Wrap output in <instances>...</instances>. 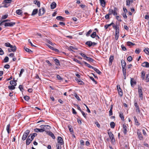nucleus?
<instances>
[{
    "instance_id": "1",
    "label": "nucleus",
    "mask_w": 149,
    "mask_h": 149,
    "mask_svg": "<svg viewBox=\"0 0 149 149\" xmlns=\"http://www.w3.org/2000/svg\"><path fill=\"white\" fill-rule=\"evenodd\" d=\"M29 132L30 131L28 130H26L25 131L22 138V140L24 141L26 139L28 135L29 134Z\"/></svg>"
},
{
    "instance_id": "2",
    "label": "nucleus",
    "mask_w": 149,
    "mask_h": 149,
    "mask_svg": "<svg viewBox=\"0 0 149 149\" xmlns=\"http://www.w3.org/2000/svg\"><path fill=\"white\" fill-rule=\"evenodd\" d=\"M119 27L118 26V25H116L115 35V39L116 40H117L118 39L119 36Z\"/></svg>"
},
{
    "instance_id": "3",
    "label": "nucleus",
    "mask_w": 149,
    "mask_h": 149,
    "mask_svg": "<svg viewBox=\"0 0 149 149\" xmlns=\"http://www.w3.org/2000/svg\"><path fill=\"white\" fill-rule=\"evenodd\" d=\"M45 12V10L43 8H42L39 10L38 15L39 16H42Z\"/></svg>"
},
{
    "instance_id": "4",
    "label": "nucleus",
    "mask_w": 149,
    "mask_h": 149,
    "mask_svg": "<svg viewBox=\"0 0 149 149\" xmlns=\"http://www.w3.org/2000/svg\"><path fill=\"white\" fill-rule=\"evenodd\" d=\"M15 24V23L14 22H6L4 24V26H13Z\"/></svg>"
},
{
    "instance_id": "5",
    "label": "nucleus",
    "mask_w": 149,
    "mask_h": 149,
    "mask_svg": "<svg viewBox=\"0 0 149 149\" xmlns=\"http://www.w3.org/2000/svg\"><path fill=\"white\" fill-rule=\"evenodd\" d=\"M57 141L58 143L60 144V145H62L64 143L63 139L61 137L58 136V137Z\"/></svg>"
},
{
    "instance_id": "6",
    "label": "nucleus",
    "mask_w": 149,
    "mask_h": 149,
    "mask_svg": "<svg viewBox=\"0 0 149 149\" xmlns=\"http://www.w3.org/2000/svg\"><path fill=\"white\" fill-rule=\"evenodd\" d=\"M40 127L41 128H42L45 131H46V129L49 130L51 128V127L50 126L47 125H42L40 126Z\"/></svg>"
},
{
    "instance_id": "7",
    "label": "nucleus",
    "mask_w": 149,
    "mask_h": 149,
    "mask_svg": "<svg viewBox=\"0 0 149 149\" xmlns=\"http://www.w3.org/2000/svg\"><path fill=\"white\" fill-rule=\"evenodd\" d=\"M108 134L112 141H115V139L114 138L113 134L111 132H108Z\"/></svg>"
},
{
    "instance_id": "8",
    "label": "nucleus",
    "mask_w": 149,
    "mask_h": 149,
    "mask_svg": "<svg viewBox=\"0 0 149 149\" xmlns=\"http://www.w3.org/2000/svg\"><path fill=\"white\" fill-rule=\"evenodd\" d=\"M130 84L132 87H134V85L136 84V82L133 78H131Z\"/></svg>"
},
{
    "instance_id": "9",
    "label": "nucleus",
    "mask_w": 149,
    "mask_h": 149,
    "mask_svg": "<svg viewBox=\"0 0 149 149\" xmlns=\"http://www.w3.org/2000/svg\"><path fill=\"white\" fill-rule=\"evenodd\" d=\"M141 65L143 67L148 68L149 67V63L147 62H145L142 63Z\"/></svg>"
},
{
    "instance_id": "10",
    "label": "nucleus",
    "mask_w": 149,
    "mask_h": 149,
    "mask_svg": "<svg viewBox=\"0 0 149 149\" xmlns=\"http://www.w3.org/2000/svg\"><path fill=\"white\" fill-rule=\"evenodd\" d=\"M42 128L40 129L36 128L34 129V131L36 132H42L45 131V130Z\"/></svg>"
},
{
    "instance_id": "11",
    "label": "nucleus",
    "mask_w": 149,
    "mask_h": 149,
    "mask_svg": "<svg viewBox=\"0 0 149 149\" xmlns=\"http://www.w3.org/2000/svg\"><path fill=\"white\" fill-rule=\"evenodd\" d=\"M56 6V4L55 2H52L50 5L51 8L53 9L55 8Z\"/></svg>"
},
{
    "instance_id": "12",
    "label": "nucleus",
    "mask_w": 149,
    "mask_h": 149,
    "mask_svg": "<svg viewBox=\"0 0 149 149\" xmlns=\"http://www.w3.org/2000/svg\"><path fill=\"white\" fill-rule=\"evenodd\" d=\"M101 6L103 7H104L106 5V2L105 0H100Z\"/></svg>"
},
{
    "instance_id": "13",
    "label": "nucleus",
    "mask_w": 149,
    "mask_h": 149,
    "mask_svg": "<svg viewBox=\"0 0 149 149\" xmlns=\"http://www.w3.org/2000/svg\"><path fill=\"white\" fill-rule=\"evenodd\" d=\"M137 133L139 139L140 140H142L143 139V137L141 132L138 130L137 131Z\"/></svg>"
},
{
    "instance_id": "14",
    "label": "nucleus",
    "mask_w": 149,
    "mask_h": 149,
    "mask_svg": "<svg viewBox=\"0 0 149 149\" xmlns=\"http://www.w3.org/2000/svg\"><path fill=\"white\" fill-rule=\"evenodd\" d=\"M123 133L125 134H126L127 132V127L125 124H123Z\"/></svg>"
},
{
    "instance_id": "15",
    "label": "nucleus",
    "mask_w": 149,
    "mask_h": 149,
    "mask_svg": "<svg viewBox=\"0 0 149 149\" xmlns=\"http://www.w3.org/2000/svg\"><path fill=\"white\" fill-rule=\"evenodd\" d=\"M14 78H13V80L10 81V84L11 85L14 86H15L17 85L16 82V81L14 80Z\"/></svg>"
},
{
    "instance_id": "16",
    "label": "nucleus",
    "mask_w": 149,
    "mask_h": 149,
    "mask_svg": "<svg viewBox=\"0 0 149 149\" xmlns=\"http://www.w3.org/2000/svg\"><path fill=\"white\" fill-rule=\"evenodd\" d=\"M134 106L135 107L136 109V110L137 112L138 111L139 113L140 112V110L139 109V106L137 103L136 102L134 103Z\"/></svg>"
},
{
    "instance_id": "17",
    "label": "nucleus",
    "mask_w": 149,
    "mask_h": 149,
    "mask_svg": "<svg viewBox=\"0 0 149 149\" xmlns=\"http://www.w3.org/2000/svg\"><path fill=\"white\" fill-rule=\"evenodd\" d=\"M113 60V56L112 55H111L109 58V65H110L112 64V63Z\"/></svg>"
},
{
    "instance_id": "18",
    "label": "nucleus",
    "mask_w": 149,
    "mask_h": 149,
    "mask_svg": "<svg viewBox=\"0 0 149 149\" xmlns=\"http://www.w3.org/2000/svg\"><path fill=\"white\" fill-rule=\"evenodd\" d=\"M56 19L57 20H60L62 21H63L65 20V19L61 16H57L56 17Z\"/></svg>"
},
{
    "instance_id": "19",
    "label": "nucleus",
    "mask_w": 149,
    "mask_h": 149,
    "mask_svg": "<svg viewBox=\"0 0 149 149\" xmlns=\"http://www.w3.org/2000/svg\"><path fill=\"white\" fill-rule=\"evenodd\" d=\"M55 62V64L57 66H60V63L58 59L56 58H53Z\"/></svg>"
},
{
    "instance_id": "20",
    "label": "nucleus",
    "mask_w": 149,
    "mask_h": 149,
    "mask_svg": "<svg viewBox=\"0 0 149 149\" xmlns=\"http://www.w3.org/2000/svg\"><path fill=\"white\" fill-rule=\"evenodd\" d=\"M76 80L79 84L81 85H82L84 84V83L80 79H77Z\"/></svg>"
},
{
    "instance_id": "21",
    "label": "nucleus",
    "mask_w": 149,
    "mask_h": 149,
    "mask_svg": "<svg viewBox=\"0 0 149 149\" xmlns=\"http://www.w3.org/2000/svg\"><path fill=\"white\" fill-rule=\"evenodd\" d=\"M118 10L117 8L116 7H114L113 10V15H117L118 14L117 12Z\"/></svg>"
},
{
    "instance_id": "22",
    "label": "nucleus",
    "mask_w": 149,
    "mask_h": 149,
    "mask_svg": "<svg viewBox=\"0 0 149 149\" xmlns=\"http://www.w3.org/2000/svg\"><path fill=\"white\" fill-rule=\"evenodd\" d=\"M38 12V10L37 9H34L33 12L31 14V15L33 16L34 15H36Z\"/></svg>"
},
{
    "instance_id": "23",
    "label": "nucleus",
    "mask_w": 149,
    "mask_h": 149,
    "mask_svg": "<svg viewBox=\"0 0 149 149\" xmlns=\"http://www.w3.org/2000/svg\"><path fill=\"white\" fill-rule=\"evenodd\" d=\"M68 49L70 51H72L73 52V51L72 50V49L76 50H77L78 49H77V48L75 47H74L72 46H70L69 47V48Z\"/></svg>"
},
{
    "instance_id": "24",
    "label": "nucleus",
    "mask_w": 149,
    "mask_h": 149,
    "mask_svg": "<svg viewBox=\"0 0 149 149\" xmlns=\"http://www.w3.org/2000/svg\"><path fill=\"white\" fill-rule=\"evenodd\" d=\"M34 3L36 5H37L39 7L40 6V2L37 0H35L34 1Z\"/></svg>"
},
{
    "instance_id": "25",
    "label": "nucleus",
    "mask_w": 149,
    "mask_h": 149,
    "mask_svg": "<svg viewBox=\"0 0 149 149\" xmlns=\"http://www.w3.org/2000/svg\"><path fill=\"white\" fill-rule=\"evenodd\" d=\"M32 141V140L31 139H29V138H27L26 140V145H29L31 142Z\"/></svg>"
},
{
    "instance_id": "26",
    "label": "nucleus",
    "mask_w": 149,
    "mask_h": 149,
    "mask_svg": "<svg viewBox=\"0 0 149 149\" xmlns=\"http://www.w3.org/2000/svg\"><path fill=\"white\" fill-rule=\"evenodd\" d=\"M48 134L51 137H52L53 139H55V137L54 134L52 132H48Z\"/></svg>"
},
{
    "instance_id": "27",
    "label": "nucleus",
    "mask_w": 149,
    "mask_h": 149,
    "mask_svg": "<svg viewBox=\"0 0 149 149\" xmlns=\"http://www.w3.org/2000/svg\"><path fill=\"white\" fill-rule=\"evenodd\" d=\"M12 0H4L3 3H7L9 4L11 3Z\"/></svg>"
},
{
    "instance_id": "28",
    "label": "nucleus",
    "mask_w": 149,
    "mask_h": 149,
    "mask_svg": "<svg viewBox=\"0 0 149 149\" xmlns=\"http://www.w3.org/2000/svg\"><path fill=\"white\" fill-rule=\"evenodd\" d=\"M84 63L89 68H92L93 69L94 68L93 67L91 66L89 64L87 63L86 62L84 61Z\"/></svg>"
},
{
    "instance_id": "29",
    "label": "nucleus",
    "mask_w": 149,
    "mask_h": 149,
    "mask_svg": "<svg viewBox=\"0 0 149 149\" xmlns=\"http://www.w3.org/2000/svg\"><path fill=\"white\" fill-rule=\"evenodd\" d=\"M86 44L88 45L89 47L92 46V42L91 41H89L86 42Z\"/></svg>"
},
{
    "instance_id": "30",
    "label": "nucleus",
    "mask_w": 149,
    "mask_h": 149,
    "mask_svg": "<svg viewBox=\"0 0 149 149\" xmlns=\"http://www.w3.org/2000/svg\"><path fill=\"white\" fill-rule=\"evenodd\" d=\"M121 63L122 64V67H125L126 65V63L125 61L123 60H121Z\"/></svg>"
},
{
    "instance_id": "31",
    "label": "nucleus",
    "mask_w": 149,
    "mask_h": 149,
    "mask_svg": "<svg viewBox=\"0 0 149 149\" xmlns=\"http://www.w3.org/2000/svg\"><path fill=\"white\" fill-rule=\"evenodd\" d=\"M134 121H135L136 125H140V124L139 123V122H138V120H137L136 117L135 116H134Z\"/></svg>"
},
{
    "instance_id": "32",
    "label": "nucleus",
    "mask_w": 149,
    "mask_h": 149,
    "mask_svg": "<svg viewBox=\"0 0 149 149\" xmlns=\"http://www.w3.org/2000/svg\"><path fill=\"white\" fill-rule=\"evenodd\" d=\"M85 60L88 61L89 62H93L94 61V60L93 59L90 57H88L87 56V57H86Z\"/></svg>"
},
{
    "instance_id": "33",
    "label": "nucleus",
    "mask_w": 149,
    "mask_h": 149,
    "mask_svg": "<svg viewBox=\"0 0 149 149\" xmlns=\"http://www.w3.org/2000/svg\"><path fill=\"white\" fill-rule=\"evenodd\" d=\"M119 116L120 117L121 120L123 121L124 120V117L123 116V114L121 112L119 113Z\"/></svg>"
},
{
    "instance_id": "34",
    "label": "nucleus",
    "mask_w": 149,
    "mask_h": 149,
    "mask_svg": "<svg viewBox=\"0 0 149 149\" xmlns=\"http://www.w3.org/2000/svg\"><path fill=\"white\" fill-rule=\"evenodd\" d=\"M145 72L143 71L141 72V77L142 80H144L145 78Z\"/></svg>"
},
{
    "instance_id": "35",
    "label": "nucleus",
    "mask_w": 149,
    "mask_h": 149,
    "mask_svg": "<svg viewBox=\"0 0 149 149\" xmlns=\"http://www.w3.org/2000/svg\"><path fill=\"white\" fill-rule=\"evenodd\" d=\"M111 127L112 128H113L115 126V123L113 122H111L110 123Z\"/></svg>"
},
{
    "instance_id": "36",
    "label": "nucleus",
    "mask_w": 149,
    "mask_h": 149,
    "mask_svg": "<svg viewBox=\"0 0 149 149\" xmlns=\"http://www.w3.org/2000/svg\"><path fill=\"white\" fill-rule=\"evenodd\" d=\"M97 73L99 74H101L102 73L98 69L94 68L93 69Z\"/></svg>"
},
{
    "instance_id": "37",
    "label": "nucleus",
    "mask_w": 149,
    "mask_h": 149,
    "mask_svg": "<svg viewBox=\"0 0 149 149\" xmlns=\"http://www.w3.org/2000/svg\"><path fill=\"white\" fill-rule=\"evenodd\" d=\"M16 13L18 15H21L22 13V10H18L16 11Z\"/></svg>"
},
{
    "instance_id": "38",
    "label": "nucleus",
    "mask_w": 149,
    "mask_h": 149,
    "mask_svg": "<svg viewBox=\"0 0 149 149\" xmlns=\"http://www.w3.org/2000/svg\"><path fill=\"white\" fill-rule=\"evenodd\" d=\"M96 36V33L95 32H93L91 35V36L93 38H94Z\"/></svg>"
},
{
    "instance_id": "39",
    "label": "nucleus",
    "mask_w": 149,
    "mask_h": 149,
    "mask_svg": "<svg viewBox=\"0 0 149 149\" xmlns=\"http://www.w3.org/2000/svg\"><path fill=\"white\" fill-rule=\"evenodd\" d=\"M118 91L119 95L120 96H122L123 95V93L122 92V90L121 89H118Z\"/></svg>"
},
{
    "instance_id": "40",
    "label": "nucleus",
    "mask_w": 149,
    "mask_h": 149,
    "mask_svg": "<svg viewBox=\"0 0 149 149\" xmlns=\"http://www.w3.org/2000/svg\"><path fill=\"white\" fill-rule=\"evenodd\" d=\"M144 51L146 54L149 55V49L148 48H145L144 49Z\"/></svg>"
},
{
    "instance_id": "41",
    "label": "nucleus",
    "mask_w": 149,
    "mask_h": 149,
    "mask_svg": "<svg viewBox=\"0 0 149 149\" xmlns=\"http://www.w3.org/2000/svg\"><path fill=\"white\" fill-rule=\"evenodd\" d=\"M24 49L26 52H28L30 53L32 52L30 49L27 48L25 47H24Z\"/></svg>"
},
{
    "instance_id": "42",
    "label": "nucleus",
    "mask_w": 149,
    "mask_h": 149,
    "mask_svg": "<svg viewBox=\"0 0 149 149\" xmlns=\"http://www.w3.org/2000/svg\"><path fill=\"white\" fill-rule=\"evenodd\" d=\"M127 45L128 46H131V45H135V44L130 41L127 42Z\"/></svg>"
},
{
    "instance_id": "43",
    "label": "nucleus",
    "mask_w": 149,
    "mask_h": 149,
    "mask_svg": "<svg viewBox=\"0 0 149 149\" xmlns=\"http://www.w3.org/2000/svg\"><path fill=\"white\" fill-rule=\"evenodd\" d=\"M5 46L8 47H11L12 45L9 42H6L5 44Z\"/></svg>"
},
{
    "instance_id": "44",
    "label": "nucleus",
    "mask_w": 149,
    "mask_h": 149,
    "mask_svg": "<svg viewBox=\"0 0 149 149\" xmlns=\"http://www.w3.org/2000/svg\"><path fill=\"white\" fill-rule=\"evenodd\" d=\"M138 92L139 94L142 93V88L141 87H139L138 88Z\"/></svg>"
},
{
    "instance_id": "45",
    "label": "nucleus",
    "mask_w": 149,
    "mask_h": 149,
    "mask_svg": "<svg viewBox=\"0 0 149 149\" xmlns=\"http://www.w3.org/2000/svg\"><path fill=\"white\" fill-rule=\"evenodd\" d=\"M73 61H75V62L78 63L79 64H80L81 65H82V63L80 61L78 60L76 58H74L73 59Z\"/></svg>"
},
{
    "instance_id": "46",
    "label": "nucleus",
    "mask_w": 149,
    "mask_h": 149,
    "mask_svg": "<svg viewBox=\"0 0 149 149\" xmlns=\"http://www.w3.org/2000/svg\"><path fill=\"white\" fill-rule=\"evenodd\" d=\"M74 96L76 98L78 101H80L81 99H80L79 97L77 95V94L76 93H74Z\"/></svg>"
},
{
    "instance_id": "47",
    "label": "nucleus",
    "mask_w": 149,
    "mask_h": 149,
    "mask_svg": "<svg viewBox=\"0 0 149 149\" xmlns=\"http://www.w3.org/2000/svg\"><path fill=\"white\" fill-rule=\"evenodd\" d=\"M10 124H8V125H7V127H6V130H7L8 134H9L10 132Z\"/></svg>"
},
{
    "instance_id": "48",
    "label": "nucleus",
    "mask_w": 149,
    "mask_h": 149,
    "mask_svg": "<svg viewBox=\"0 0 149 149\" xmlns=\"http://www.w3.org/2000/svg\"><path fill=\"white\" fill-rule=\"evenodd\" d=\"M8 88L10 90H13L15 88V87L14 86H8Z\"/></svg>"
},
{
    "instance_id": "49",
    "label": "nucleus",
    "mask_w": 149,
    "mask_h": 149,
    "mask_svg": "<svg viewBox=\"0 0 149 149\" xmlns=\"http://www.w3.org/2000/svg\"><path fill=\"white\" fill-rule=\"evenodd\" d=\"M10 48L12 49V52H15L16 49V47L15 46H13L12 45V47H11Z\"/></svg>"
},
{
    "instance_id": "50",
    "label": "nucleus",
    "mask_w": 149,
    "mask_h": 149,
    "mask_svg": "<svg viewBox=\"0 0 149 149\" xmlns=\"http://www.w3.org/2000/svg\"><path fill=\"white\" fill-rule=\"evenodd\" d=\"M24 99L26 101H28L30 99V97L28 96H25L24 97Z\"/></svg>"
},
{
    "instance_id": "51",
    "label": "nucleus",
    "mask_w": 149,
    "mask_h": 149,
    "mask_svg": "<svg viewBox=\"0 0 149 149\" xmlns=\"http://www.w3.org/2000/svg\"><path fill=\"white\" fill-rule=\"evenodd\" d=\"M56 77L58 80L62 81L63 80V78L58 74H57Z\"/></svg>"
},
{
    "instance_id": "52",
    "label": "nucleus",
    "mask_w": 149,
    "mask_h": 149,
    "mask_svg": "<svg viewBox=\"0 0 149 149\" xmlns=\"http://www.w3.org/2000/svg\"><path fill=\"white\" fill-rule=\"evenodd\" d=\"M146 82H148L149 81V74H148L146 75Z\"/></svg>"
},
{
    "instance_id": "53",
    "label": "nucleus",
    "mask_w": 149,
    "mask_h": 149,
    "mask_svg": "<svg viewBox=\"0 0 149 149\" xmlns=\"http://www.w3.org/2000/svg\"><path fill=\"white\" fill-rule=\"evenodd\" d=\"M9 58L8 56H6L4 59V62L6 63L8 61Z\"/></svg>"
},
{
    "instance_id": "54",
    "label": "nucleus",
    "mask_w": 149,
    "mask_h": 149,
    "mask_svg": "<svg viewBox=\"0 0 149 149\" xmlns=\"http://www.w3.org/2000/svg\"><path fill=\"white\" fill-rule=\"evenodd\" d=\"M90 78L94 82L95 84H97V82L95 80L94 78L93 77H90L89 76Z\"/></svg>"
},
{
    "instance_id": "55",
    "label": "nucleus",
    "mask_w": 149,
    "mask_h": 149,
    "mask_svg": "<svg viewBox=\"0 0 149 149\" xmlns=\"http://www.w3.org/2000/svg\"><path fill=\"white\" fill-rule=\"evenodd\" d=\"M24 71V69H22L20 71V72L19 74V77H20L22 75L23 72Z\"/></svg>"
},
{
    "instance_id": "56",
    "label": "nucleus",
    "mask_w": 149,
    "mask_h": 149,
    "mask_svg": "<svg viewBox=\"0 0 149 149\" xmlns=\"http://www.w3.org/2000/svg\"><path fill=\"white\" fill-rule=\"evenodd\" d=\"M109 13L108 14L109 15H111L112 14H113V10L109 9Z\"/></svg>"
},
{
    "instance_id": "57",
    "label": "nucleus",
    "mask_w": 149,
    "mask_h": 149,
    "mask_svg": "<svg viewBox=\"0 0 149 149\" xmlns=\"http://www.w3.org/2000/svg\"><path fill=\"white\" fill-rule=\"evenodd\" d=\"M92 30L91 29H90L86 33V36H89L90 34L92 32Z\"/></svg>"
},
{
    "instance_id": "58",
    "label": "nucleus",
    "mask_w": 149,
    "mask_h": 149,
    "mask_svg": "<svg viewBox=\"0 0 149 149\" xmlns=\"http://www.w3.org/2000/svg\"><path fill=\"white\" fill-rule=\"evenodd\" d=\"M79 54L82 56L85 59L86 58V57H87V56L84 54H83L82 53H80Z\"/></svg>"
},
{
    "instance_id": "59",
    "label": "nucleus",
    "mask_w": 149,
    "mask_h": 149,
    "mask_svg": "<svg viewBox=\"0 0 149 149\" xmlns=\"http://www.w3.org/2000/svg\"><path fill=\"white\" fill-rule=\"evenodd\" d=\"M8 17V15H6L2 16L1 19H5L7 18Z\"/></svg>"
},
{
    "instance_id": "60",
    "label": "nucleus",
    "mask_w": 149,
    "mask_h": 149,
    "mask_svg": "<svg viewBox=\"0 0 149 149\" xmlns=\"http://www.w3.org/2000/svg\"><path fill=\"white\" fill-rule=\"evenodd\" d=\"M126 5L128 6H130V1L129 0H126Z\"/></svg>"
},
{
    "instance_id": "61",
    "label": "nucleus",
    "mask_w": 149,
    "mask_h": 149,
    "mask_svg": "<svg viewBox=\"0 0 149 149\" xmlns=\"http://www.w3.org/2000/svg\"><path fill=\"white\" fill-rule=\"evenodd\" d=\"M126 13H123L122 14V15L125 19H126L127 18V16L126 15Z\"/></svg>"
},
{
    "instance_id": "62",
    "label": "nucleus",
    "mask_w": 149,
    "mask_h": 149,
    "mask_svg": "<svg viewBox=\"0 0 149 149\" xmlns=\"http://www.w3.org/2000/svg\"><path fill=\"white\" fill-rule=\"evenodd\" d=\"M132 59V57L131 56H129L127 58L128 61H131Z\"/></svg>"
},
{
    "instance_id": "63",
    "label": "nucleus",
    "mask_w": 149,
    "mask_h": 149,
    "mask_svg": "<svg viewBox=\"0 0 149 149\" xmlns=\"http://www.w3.org/2000/svg\"><path fill=\"white\" fill-rule=\"evenodd\" d=\"M121 47L122 49L124 51H126V48L123 45H122L121 46Z\"/></svg>"
},
{
    "instance_id": "64",
    "label": "nucleus",
    "mask_w": 149,
    "mask_h": 149,
    "mask_svg": "<svg viewBox=\"0 0 149 149\" xmlns=\"http://www.w3.org/2000/svg\"><path fill=\"white\" fill-rule=\"evenodd\" d=\"M57 147V149H61V145H60L59 144H57L56 145Z\"/></svg>"
}]
</instances>
